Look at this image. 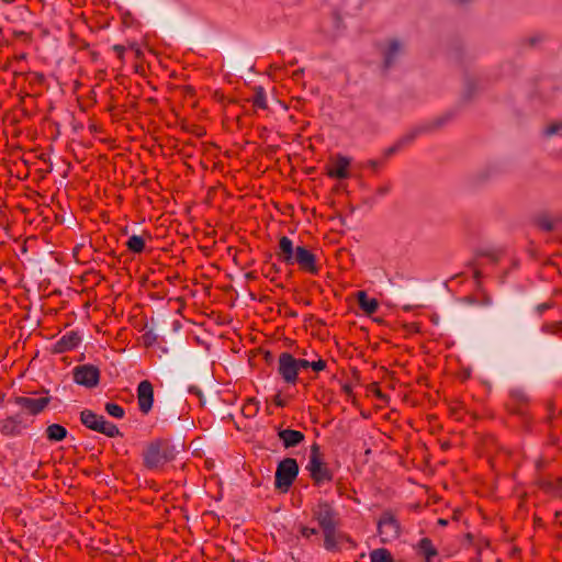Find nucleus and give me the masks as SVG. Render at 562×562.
<instances>
[{
	"label": "nucleus",
	"mask_w": 562,
	"mask_h": 562,
	"mask_svg": "<svg viewBox=\"0 0 562 562\" xmlns=\"http://www.w3.org/2000/svg\"><path fill=\"white\" fill-rule=\"evenodd\" d=\"M278 257L285 265H299L300 269L307 273L317 274L319 271L315 255L303 246L294 248L292 240L286 236L279 240Z\"/></svg>",
	"instance_id": "f257e3e1"
},
{
	"label": "nucleus",
	"mask_w": 562,
	"mask_h": 562,
	"mask_svg": "<svg viewBox=\"0 0 562 562\" xmlns=\"http://www.w3.org/2000/svg\"><path fill=\"white\" fill-rule=\"evenodd\" d=\"M173 458V447L164 439L149 442L143 452L144 465L149 470L159 469Z\"/></svg>",
	"instance_id": "f03ea898"
},
{
	"label": "nucleus",
	"mask_w": 562,
	"mask_h": 562,
	"mask_svg": "<svg viewBox=\"0 0 562 562\" xmlns=\"http://www.w3.org/2000/svg\"><path fill=\"white\" fill-rule=\"evenodd\" d=\"M306 470L310 472L311 479L315 485H321L324 482H330L333 480V473L325 463L324 456L317 443L311 446Z\"/></svg>",
	"instance_id": "7ed1b4c3"
},
{
	"label": "nucleus",
	"mask_w": 562,
	"mask_h": 562,
	"mask_svg": "<svg viewBox=\"0 0 562 562\" xmlns=\"http://www.w3.org/2000/svg\"><path fill=\"white\" fill-rule=\"evenodd\" d=\"M81 423L89 429L101 432L110 438L121 435L119 428L104 419L102 415H98L92 411L85 409L80 414Z\"/></svg>",
	"instance_id": "20e7f679"
},
{
	"label": "nucleus",
	"mask_w": 562,
	"mask_h": 562,
	"mask_svg": "<svg viewBox=\"0 0 562 562\" xmlns=\"http://www.w3.org/2000/svg\"><path fill=\"white\" fill-rule=\"evenodd\" d=\"M299 474V465L295 459L286 458L282 460L276 471L274 485L282 492H288L290 486Z\"/></svg>",
	"instance_id": "39448f33"
},
{
	"label": "nucleus",
	"mask_w": 562,
	"mask_h": 562,
	"mask_svg": "<svg viewBox=\"0 0 562 562\" xmlns=\"http://www.w3.org/2000/svg\"><path fill=\"white\" fill-rule=\"evenodd\" d=\"M313 519L316 520L321 529L327 530L338 527L340 524L339 515L334 506L326 502H318L312 509Z\"/></svg>",
	"instance_id": "423d86ee"
},
{
	"label": "nucleus",
	"mask_w": 562,
	"mask_h": 562,
	"mask_svg": "<svg viewBox=\"0 0 562 562\" xmlns=\"http://www.w3.org/2000/svg\"><path fill=\"white\" fill-rule=\"evenodd\" d=\"M378 532L383 543L392 542L400 537L401 525L390 512H384L378 521Z\"/></svg>",
	"instance_id": "0eeeda50"
},
{
	"label": "nucleus",
	"mask_w": 562,
	"mask_h": 562,
	"mask_svg": "<svg viewBox=\"0 0 562 562\" xmlns=\"http://www.w3.org/2000/svg\"><path fill=\"white\" fill-rule=\"evenodd\" d=\"M74 380L86 387H94L100 380V370L92 364H82L74 369Z\"/></svg>",
	"instance_id": "6e6552de"
},
{
	"label": "nucleus",
	"mask_w": 562,
	"mask_h": 562,
	"mask_svg": "<svg viewBox=\"0 0 562 562\" xmlns=\"http://www.w3.org/2000/svg\"><path fill=\"white\" fill-rule=\"evenodd\" d=\"M295 363L296 359L289 352L279 356L278 372L289 384H295L297 381L299 370Z\"/></svg>",
	"instance_id": "1a4fd4ad"
},
{
	"label": "nucleus",
	"mask_w": 562,
	"mask_h": 562,
	"mask_svg": "<svg viewBox=\"0 0 562 562\" xmlns=\"http://www.w3.org/2000/svg\"><path fill=\"white\" fill-rule=\"evenodd\" d=\"M324 533V547L327 551L336 552L340 551L345 543H349L355 547V542L351 538L338 530V527H334L323 531Z\"/></svg>",
	"instance_id": "9d476101"
},
{
	"label": "nucleus",
	"mask_w": 562,
	"mask_h": 562,
	"mask_svg": "<svg viewBox=\"0 0 562 562\" xmlns=\"http://www.w3.org/2000/svg\"><path fill=\"white\" fill-rule=\"evenodd\" d=\"M13 402L20 406L22 409L26 411L31 415H38L42 413L50 403L49 396H41V397H27V396H16Z\"/></svg>",
	"instance_id": "9b49d317"
},
{
	"label": "nucleus",
	"mask_w": 562,
	"mask_h": 562,
	"mask_svg": "<svg viewBox=\"0 0 562 562\" xmlns=\"http://www.w3.org/2000/svg\"><path fill=\"white\" fill-rule=\"evenodd\" d=\"M350 158L338 154L330 159V165L327 166L326 175L334 179H348L350 177Z\"/></svg>",
	"instance_id": "f8f14e48"
},
{
	"label": "nucleus",
	"mask_w": 562,
	"mask_h": 562,
	"mask_svg": "<svg viewBox=\"0 0 562 562\" xmlns=\"http://www.w3.org/2000/svg\"><path fill=\"white\" fill-rule=\"evenodd\" d=\"M138 408L143 414H148L154 404V386L150 381L143 380L137 386Z\"/></svg>",
	"instance_id": "ddd939ff"
},
{
	"label": "nucleus",
	"mask_w": 562,
	"mask_h": 562,
	"mask_svg": "<svg viewBox=\"0 0 562 562\" xmlns=\"http://www.w3.org/2000/svg\"><path fill=\"white\" fill-rule=\"evenodd\" d=\"M26 428L20 414L8 416L0 422V432L5 437L20 436Z\"/></svg>",
	"instance_id": "4468645a"
},
{
	"label": "nucleus",
	"mask_w": 562,
	"mask_h": 562,
	"mask_svg": "<svg viewBox=\"0 0 562 562\" xmlns=\"http://www.w3.org/2000/svg\"><path fill=\"white\" fill-rule=\"evenodd\" d=\"M80 340V336L76 331H68L55 342L53 351L55 353H64L72 350L79 345Z\"/></svg>",
	"instance_id": "2eb2a0df"
},
{
	"label": "nucleus",
	"mask_w": 562,
	"mask_h": 562,
	"mask_svg": "<svg viewBox=\"0 0 562 562\" xmlns=\"http://www.w3.org/2000/svg\"><path fill=\"white\" fill-rule=\"evenodd\" d=\"M285 448H293L304 441V434L293 429H282L278 434Z\"/></svg>",
	"instance_id": "dca6fc26"
},
{
	"label": "nucleus",
	"mask_w": 562,
	"mask_h": 562,
	"mask_svg": "<svg viewBox=\"0 0 562 562\" xmlns=\"http://www.w3.org/2000/svg\"><path fill=\"white\" fill-rule=\"evenodd\" d=\"M357 297L360 308L368 315L378 311V301L375 299H370L364 291L358 292Z\"/></svg>",
	"instance_id": "f3484780"
},
{
	"label": "nucleus",
	"mask_w": 562,
	"mask_h": 562,
	"mask_svg": "<svg viewBox=\"0 0 562 562\" xmlns=\"http://www.w3.org/2000/svg\"><path fill=\"white\" fill-rule=\"evenodd\" d=\"M46 438L49 441H61L67 437V429L59 424H52L46 428Z\"/></svg>",
	"instance_id": "a211bd4d"
},
{
	"label": "nucleus",
	"mask_w": 562,
	"mask_h": 562,
	"mask_svg": "<svg viewBox=\"0 0 562 562\" xmlns=\"http://www.w3.org/2000/svg\"><path fill=\"white\" fill-rule=\"evenodd\" d=\"M418 551L425 560L434 559L437 557L438 552L436 548L432 546V542L428 538H423L418 543Z\"/></svg>",
	"instance_id": "6ab92c4d"
},
{
	"label": "nucleus",
	"mask_w": 562,
	"mask_h": 562,
	"mask_svg": "<svg viewBox=\"0 0 562 562\" xmlns=\"http://www.w3.org/2000/svg\"><path fill=\"white\" fill-rule=\"evenodd\" d=\"M371 562H394L391 552L387 549H375L370 553Z\"/></svg>",
	"instance_id": "aec40b11"
},
{
	"label": "nucleus",
	"mask_w": 562,
	"mask_h": 562,
	"mask_svg": "<svg viewBox=\"0 0 562 562\" xmlns=\"http://www.w3.org/2000/svg\"><path fill=\"white\" fill-rule=\"evenodd\" d=\"M126 247L132 252L140 254L145 248V240L142 236L133 235L128 238Z\"/></svg>",
	"instance_id": "412c9836"
},
{
	"label": "nucleus",
	"mask_w": 562,
	"mask_h": 562,
	"mask_svg": "<svg viewBox=\"0 0 562 562\" xmlns=\"http://www.w3.org/2000/svg\"><path fill=\"white\" fill-rule=\"evenodd\" d=\"M541 330L544 334L555 335V336H559L562 338V322L558 321V322L544 323L541 326Z\"/></svg>",
	"instance_id": "4be33fe9"
},
{
	"label": "nucleus",
	"mask_w": 562,
	"mask_h": 562,
	"mask_svg": "<svg viewBox=\"0 0 562 562\" xmlns=\"http://www.w3.org/2000/svg\"><path fill=\"white\" fill-rule=\"evenodd\" d=\"M252 104H254V106L259 108V109H267L266 92L262 87L255 88Z\"/></svg>",
	"instance_id": "5701e85b"
},
{
	"label": "nucleus",
	"mask_w": 562,
	"mask_h": 562,
	"mask_svg": "<svg viewBox=\"0 0 562 562\" xmlns=\"http://www.w3.org/2000/svg\"><path fill=\"white\" fill-rule=\"evenodd\" d=\"M401 49V45L398 42L396 41H392L390 43V46H389V49L387 52L385 53V66L386 67H390L391 64H392V60L395 56L396 53H398Z\"/></svg>",
	"instance_id": "b1692460"
},
{
	"label": "nucleus",
	"mask_w": 562,
	"mask_h": 562,
	"mask_svg": "<svg viewBox=\"0 0 562 562\" xmlns=\"http://www.w3.org/2000/svg\"><path fill=\"white\" fill-rule=\"evenodd\" d=\"M416 134H417V132H412L411 134H407L406 136L401 138L395 146L390 147L387 149L386 154L387 155H392L395 151H397L401 147H403L404 145L409 144L411 142H413V139L415 138Z\"/></svg>",
	"instance_id": "393cba45"
},
{
	"label": "nucleus",
	"mask_w": 562,
	"mask_h": 562,
	"mask_svg": "<svg viewBox=\"0 0 562 562\" xmlns=\"http://www.w3.org/2000/svg\"><path fill=\"white\" fill-rule=\"evenodd\" d=\"M105 411L109 415L115 418H123L125 414L124 408L115 403H106Z\"/></svg>",
	"instance_id": "a878e982"
},
{
	"label": "nucleus",
	"mask_w": 562,
	"mask_h": 562,
	"mask_svg": "<svg viewBox=\"0 0 562 562\" xmlns=\"http://www.w3.org/2000/svg\"><path fill=\"white\" fill-rule=\"evenodd\" d=\"M538 226L546 231V232H551L554 229V223L553 221L548 217V216H542V217H539L538 218Z\"/></svg>",
	"instance_id": "bb28decb"
},
{
	"label": "nucleus",
	"mask_w": 562,
	"mask_h": 562,
	"mask_svg": "<svg viewBox=\"0 0 562 562\" xmlns=\"http://www.w3.org/2000/svg\"><path fill=\"white\" fill-rule=\"evenodd\" d=\"M561 130H562V121L553 122V123H550L546 127L544 134L547 136H552V135L557 134L558 132H560Z\"/></svg>",
	"instance_id": "cd10ccee"
},
{
	"label": "nucleus",
	"mask_w": 562,
	"mask_h": 562,
	"mask_svg": "<svg viewBox=\"0 0 562 562\" xmlns=\"http://www.w3.org/2000/svg\"><path fill=\"white\" fill-rule=\"evenodd\" d=\"M510 398L514 403L518 404V405H524L527 403L528 398L526 396V394H524L522 392L520 391H513L510 393Z\"/></svg>",
	"instance_id": "c85d7f7f"
},
{
	"label": "nucleus",
	"mask_w": 562,
	"mask_h": 562,
	"mask_svg": "<svg viewBox=\"0 0 562 562\" xmlns=\"http://www.w3.org/2000/svg\"><path fill=\"white\" fill-rule=\"evenodd\" d=\"M471 303H476L483 306H490L493 303L492 296L483 293L481 297L476 299L475 301H472L471 299H467Z\"/></svg>",
	"instance_id": "c756f323"
},
{
	"label": "nucleus",
	"mask_w": 562,
	"mask_h": 562,
	"mask_svg": "<svg viewBox=\"0 0 562 562\" xmlns=\"http://www.w3.org/2000/svg\"><path fill=\"white\" fill-rule=\"evenodd\" d=\"M258 411L257 402L255 400H249L243 407V412L246 415L255 414Z\"/></svg>",
	"instance_id": "7c9ffc66"
},
{
	"label": "nucleus",
	"mask_w": 562,
	"mask_h": 562,
	"mask_svg": "<svg viewBox=\"0 0 562 562\" xmlns=\"http://www.w3.org/2000/svg\"><path fill=\"white\" fill-rule=\"evenodd\" d=\"M300 533H301L302 537L308 539L312 536H316L318 533V530L315 529V528H308V527H305V526H301L300 527Z\"/></svg>",
	"instance_id": "2f4dec72"
},
{
	"label": "nucleus",
	"mask_w": 562,
	"mask_h": 562,
	"mask_svg": "<svg viewBox=\"0 0 562 562\" xmlns=\"http://www.w3.org/2000/svg\"><path fill=\"white\" fill-rule=\"evenodd\" d=\"M326 361L323 359H318L316 361H311L310 368H312L314 371L319 372L326 369Z\"/></svg>",
	"instance_id": "473e14b6"
},
{
	"label": "nucleus",
	"mask_w": 562,
	"mask_h": 562,
	"mask_svg": "<svg viewBox=\"0 0 562 562\" xmlns=\"http://www.w3.org/2000/svg\"><path fill=\"white\" fill-rule=\"evenodd\" d=\"M552 307L551 303H542L537 305L536 311L538 315H542L546 311L550 310Z\"/></svg>",
	"instance_id": "72a5a7b5"
},
{
	"label": "nucleus",
	"mask_w": 562,
	"mask_h": 562,
	"mask_svg": "<svg viewBox=\"0 0 562 562\" xmlns=\"http://www.w3.org/2000/svg\"><path fill=\"white\" fill-rule=\"evenodd\" d=\"M296 368L300 371L301 368L306 369L310 368L311 361L305 359H296Z\"/></svg>",
	"instance_id": "f704fd0d"
},
{
	"label": "nucleus",
	"mask_w": 562,
	"mask_h": 562,
	"mask_svg": "<svg viewBox=\"0 0 562 562\" xmlns=\"http://www.w3.org/2000/svg\"><path fill=\"white\" fill-rule=\"evenodd\" d=\"M113 50L116 53L117 57L122 60L125 52V47L123 45H114Z\"/></svg>",
	"instance_id": "c9c22d12"
},
{
	"label": "nucleus",
	"mask_w": 562,
	"mask_h": 562,
	"mask_svg": "<svg viewBox=\"0 0 562 562\" xmlns=\"http://www.w3.org/2000/svg\"><path fill=\"white\" fill-rule=\"evenodd\" d=\"M274 404L277 406H280V407H283L285 405L284 401L281 398L280 395H277L276 398H274Z\"/></svg>",
	"instance_id": "e433bc0d"
},
{
	"label": "nucleus",
	"mask_w": 562,
	"mask_h": 562,
	"mask_svg": "<svg viewBox=\"0 0 562 562\" xmlns=\"http://www.w3.org/2000/svg\"><path fill=\"white\" fill-rule=\"evenodd\" d=\"M378 192L380 194H386L389 192V188L387 187H381L378 189Z\"/></svg>",
	"instance_id": "4c0bfd02"
},
{
	"label": "nucleus",
	"mask_w": 562,
	"mask_h": 562,
	"mask_svg": "<svg viewBox=\"0 0 562 562\" xmlns=\"http://www.w3.org/2000/svg\"><path fill=\"white\" fill-rule=\"evenodd\" d=\"M438 524L441 525V526H447L448 521L446 519H443V518H440L438 520Z\"/></svg>",
	"instance_id": "58836bf2"
},
{
	"label": "nucleus",
	"mask_w": 562,
	"mask_h": 562,
	"mask_svg": "<svg viewBox=\"0 0 562 562\" xmlns=\"http://www.w3.org/2000/svg\"><path fill=\"white\" fill-rule=\"evenodd\" d=\"M411 327H412V329H414L415 331H418V330H419L418 325H417V324H415V323L411 324Z\"/></svg>",
	"instance_id": "ea45409f"
},
{
	"label": "nucleus",
	"mask_w": 562,
	"mask_h": 562,
	"mask_svg": "<svg viewBox=\"0 0 562 562\" xmlns=\"http://www.w3.org/2000/svg\"><path fill=\"white\" fill-rule=\"evenodd\" d=\"M474 277H475V279L481 278V272H480L479 270H475V272H474Z\"/></svg>",
	"instance_id": "a19ab883"
},
{
	"label": "nucleus",
	"mask_w": 562,
	"mask_h": 562,
	"mask_svg": "<svg viewBox=\"0 0 562 562\" xmlns=\"http://www.w3.org/2000/svg\"><path fill=\"white\" fill-rule=\"evenodd\" d=\"M190 392H194V393H196V394H199V393H200V391H198V389H196V387H193V386H192V387H190Z\"/></svg>",
	"instance_id": "79ce46f5"
},
{
	"label": "nucleus",
	"mask_w": 562,
	"mask_h": 562,
	"mask_svg": "<svg viewBox=\"0 0 562 562\" xmlns=\"http://www.w3.org/2000/svg\"><path fill=\"white\" fill-rule=\"evenodd\" d=\"M370 165H371L372 167H375V165H376V164H375V161H370Z\"/></svg>",
	"instance_id": "37998d69"
},
{
	"label": "nucleus",
	"mask_w": 562,
	"mask_h": 562,
	"mask_svg": "<svg viewBox=\"0 0 562 562\" xmlns=\"http://www.w3.org/2000/svg\"><path fill=\"white\" fill-rule=\"evenodd\" d=\"M426 562H432V559L426 560Z\"/></svg>",
	"instance_id": "c03bdc74"
}]
</instances>
